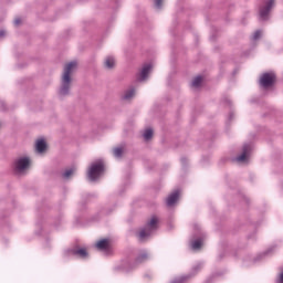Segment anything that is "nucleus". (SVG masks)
I'll list each match as a JSON object with an SVG mask.
<instances>
[{"instance_id":"nucleus-1","label":"nucleus","mask_w":283,"mask_h":283,"mask_svg":"<svg viewBox=\"0 0 283 283\" xmlns=\"http://www.w3.org/2000/svg\"><path fill=\"white\" fill-rule=\"evenodd\" d=\"M78 67V63L76 61L70 62L65 64L64 72L62 75V86L60 88V94L62 96H67L70 94V85L72 83V72Z\"/></svg>"},{"instance_id":"nucleus-2","label":"nucleus","mask_w":283,"mask_h":283,"mask_svg":"<svg viewBox=\"0 0 283 283\" xmlns=\"http://www.w3.org/2000/svg\"><path fill=\"white\" fill-rule=\"evenodd\" d=\"M156 229H158V217L153 216L146 227L139 231V239L145 240V238H149Z\"/></svg>"},{"instance_id":"nucleus-3","label":"nucleus","mask_w":283,"mask_h":283,"mask_svg":"<svg viewBox=\"0 0 283 283\" xmlns=\"http://www.w3.org/2000/svg\"><path fill=\"white\" fill-rule=\"evenodd\" d=\"M104 170L105 164H103V160H97L90 167L87 176L91 180H97Z\"/></svg>"},{"instance_id":"nucleus-4","label":"nucleus","mask_w":283,"mask_h":283,"mask_svg":"<svg viewBox=\"0 0 283 283\" xmlns=\"http://www.w3.org/2000/svg\"><path fill=\"white\" fill-rule=\"evenodd\" d=\"M28 167H30V158L28 157H22L15 161V171L18 174H23Z\"/></svg>"},{"instance_id":"nucleus-5","label":"nucleus","mask_w":283,"mask_h":283,"mask_svg":"<svg viewBox=\"0 0 283 283\" xmlns=\"http://www.w3.org/2000/svg\"><path fill=\"white\" fill-rule=\"evenodd\" d=\"M260 83L262 87H271L273 83H275V74L273 73H265L261 76Z\"/></svg>"},{"instance_id":"nucleus-6","label":"nucleus","mask_w":283,"mask_h":283,"mask_svg":"<svg viewBox=\"0 0 283 283\" xmlns=\"http://www.w3.org/2000/svg\"><path fill=\"white\" fill-rule=\"evenodd\" d=\"M95 247L98 251H109L112 249V241L109 239H102L96 242Z\"/></svg>"},{"instance_id":"nucleus-7","label":"nucleus","mask_w":283,"mask_h":283,"mask_svg":"<svg viewBox=\"0 0 283 283\" xmlns=\"http://www.w3.org/2000/svg\"><path fill=\"white\" fill-rule=\"evenodd\" d=\"M275 6V0H270L263 8L260 10L261 19H266L269 17V12H271V8Z\"/></svg>"},{"instance_id":"nucleus-8","label":"nucleus","mask_w":283,"mask_h":283,"mask_svg":"<svg viewBox=\"0 0 283 283\" xmlns=\"http://www.w3.org/2000/svg\"><path fill=\"white\" fill-rule=\"evenodd\" d=\"M149 72H151V64L144 65L138 75V81H145L149 76Z\"/></svg>"},{"instance_id":"nucleus-9","label":"nucleus","mask_w":283,"mask_h":283,"mask_svg":"<svg viewBox=\"0 0 283 283\" xmlns=\"http://www.w3.org/2000/svg\"><path fill=\"white\" fill-rule=\"evenodd\" d=\"M180 196V192L175 191L172 192L167 199H166V205L168 207H174V205H176V202H178V198Z\"/></svg>"},{"instance_id":"nucleus-10","label":"nucleus","mask_w":283,"mask_h":283,"mask_svg":"<svg viewBox=\"0 0 283 283\" xmlns=\"http://www.w3.org/2000/svg\"><path fill=\"white\" fill-rule=\"evenodd\" d=\"M48 149V144L44 139H38L35 143V150L38 154H43Z\"/></svg>"},{"instance_id":"nucleus-11","label":"nucleus","mask_w":283,"mask_h":283,"mask_svg":"<svg viewBox=\"0 0 283 283\" xmlns=\"http://www.w3.org/2000/svg\"><path fill=\"white\" fill-rule=\"evenodd\" d=\"M249 151H251V146H244L243 153L237 158L238 163H244L249 156Z\"/></svg>"},{"instance_id":"nucleus-12","label":"nucleus","mask_w":283,"mask_h":283,"mask_svg":"<svg viewBox=\"0 0 283 283\" xmlns=\"http://www.w3.org/2000/svg\"><path fill=\"white\" fill-rule=\"evenodd\" d=\"M104 65L107 70H112L116 65V60L112 56H107L104 61Z\"/></svg>"},{"instance_id":"nucleus-13","label":"nucleus","mask_w":283,"mask_h":283,"mask_svg":"<svg viewBox=\"0 0 283 283\" xmlns=\"http://www.w3.org/2000/svg\"><path fill=\"white\" fill-rule=\"evenodd\" d=\"M74 255H78V258H87V249L85 248H77L73 250Z\"/></svg>"},{"instance_id":"nucleus-14","label":"nucleus","mask_w":283,"mask_h":283,"mask_svg":"<svg viewBox=\"0 0 283 283\" xmlns=\"http://www.w3.org/2000/svg\"><path fill=\"white\" fill-rule=\"evenodd\" d=\"M147 260H149V254H147V252H144L137 256L136 264H143V262Z\"/></svg>"},{"instance_id":"nucleus-15","label":"nucleus","mask_w":283,"mask_h":283,"mask_svg":"<svg viewBox=\"0 0 283 283\" xmlns=\"http://www.w3.org/2000/svg\"><path fill=\"white\" fill-rule=\"evenodd\" d=\"M123 154H125L124 147H116L113 149V155L115 156V158H120V156H123Z\"/></svg>"},{"instance_id":"nucleus-16","label":"nucleus","mask_w":283,"mask_h":283,"mask_svg":"<svg viewBox=\"0 0 283 283\" xmlns=\"http://www.w3.org/2000/svg\"><path fill=\"white\" fill-rule=\"evenodd\" d=\"M136 96V90L130 88L124 94L125 101H129L130 98H134Z\"/></svg>"},{"instance_id":"nucleus-17","label":"nucleus","mask_w":283,"mask_h":283,"mask_svg":"<svg viewBox=\"0 0 283 283\" xmlns=\"http://www.w3.org/2000/svg\"><path fill=\"white\" fill-rule=\"evenodd\" d=\"M144 138L145 140H151L153 136H154V129L151 128H147L145 132H144Z\"/></svg>"},{"instance_id":"nucleus-18","label":"nucleus","mask_w":283,"mask_h":283,"mask_svg":"<svg viewBox=\"0 0 283 283\" xmlns=\"http://www.w3.org/2000/svg\"><path fill=\"white\" fill-rule=\"evenodd\" d=\"M202 85V76H197L192 80V87H200Z\"/></svg>"},{"instance_id":"nucleus-19","label":"nucleus","mask_w":283,"mask_h":283,"mask_svg":"<svg viewBox=\"0 0 283 283\" xmlns=\"http://www.w3.org/2000/svg\"><path fill=\"white\" fill-rule=\"evenodd\" d=\"M74 171H76V168H71L64 171L63 177L64 178H70V176H72L74 174Z\"/></svg>"},{"instance_id":"nucleus-20","label":"nucleus","mask_w":283,"mask_h":283,"mask_svg":"<svg viewBox=\"0 0 283 283\" xmlns=\"http://www.w3.org/2000/svg\"><path fill=\"white\" fill-rule=\"evenodd\" d=\"M202 248V240H196L192 242V249H201Z\"/></svg>"},{"instance_id":"nucleus-21","label":"nucleus","mask_w":283,"mask_h":283,"mask_svg":"<svg viewBox=\"0 0 283 283\" xmlns=\"http://www.w3.org/2000/svg\"><path fill=\"white\" fill-rule=\"evenodd\" d=\"M260 36H262V31H255L253 34L254 41H258V39H260Z\"/></svg>"},{"instance_id":"nucleus-22","label":"nucleus","mask_w":283,"mask_h":283,"mask_svg":"<svg viewBox=\"0 0 283 283\" xmlns=\"http://www.w3.org/2000/svg\"><path fill=\"white\" fill-rule=\"evenodd\" d=\"M156 8H163V0H155Z\"/></svg>"},{"instance_id":"nucleus-23","label":"nucleus","mask_w":283,"mask_h":283,"mask_svg":"<svg viewBox=\"0 0 283 283\" xmlns=\"http://www.w3.org/2000/svg\"><path fill=\"white\" fill-rule=\"evenodd\" d=\"M14 25H21V18L14 19Z\"/></svg>"},{"instance_id":"nucleus-24","label":"nucleus","mask_w":283,"mask_h":283,"mask_svg":"<svg viewBox=\"0 0 283 283\" xmlns=\"http://www.w3.org/2000/svg\"><path fill=\"white\" fill-rule=\"evenodd\" d=\"M280 283H283V272L281 273V275H280V281H279Z\"/></svg>"},{"instance_id":"nucleus-25","label":"nucleus","mask_w":283,"mask_h":283,"mask_svg":"<svg viewBox=\"0 0 283 283\" xmlns=\"http://www.w3.org/2000/svg\"><path fill=\"white\" fill-rule=\"evenodd\" d=\"M0 36H3V31H0Z\"/></svg>"}]
</instances>
